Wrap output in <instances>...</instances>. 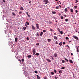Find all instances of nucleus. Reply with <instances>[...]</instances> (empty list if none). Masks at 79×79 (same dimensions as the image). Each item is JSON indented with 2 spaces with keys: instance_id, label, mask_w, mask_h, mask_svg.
Here are the masks:
<instances>
[{
  "instance_id": "nucleus-1",
  "label": "nucleus",
  "mask_w": 79,
  "mask_h": 79,
  "mask_svg": "<svg viewBox=\"0 0 79 79\" xmlns=\"http://www.w3.org/2000/svg\"><path fill=\"white\" fill-rule=\"evenodd\" d=\"M73 38H74L76 40H79V38H78V37H77L76 36H73Z\"/></svg>"
},
{
  "instance_id": "nucleus-2",
  "label": "nucleus",
  "mask_w": 79,
  "mask_h": 79,
  "mask_svg": "<svg viewBox=\"0 0 79 79\" xmlns=\"http://www.w3.org/2000/svg\"><path fill=\"white\" fill-rule=\"evenodd\" d=\"M44 2H45V5H47L48 3V1L47 0H44Z\"/></svg>"
},
{
  "instance_id": "nucleus-3",
  "label": "nucleus",
  "mask_w": 79,
  "mask_h": 79,
  "mask_svg": "<svg viewBox=\"0 0 79 79\" xmlns=\"http://www.w3.org/2000/svg\"><path fill=\"white\" fill-rule=\"evenodd\" d=\"M46 60H47V61H48V62H49V63H50V62H51V60H50V59H47Z\"/></svg>"
},
{
  "instance_id": "nucleus-4",
  "label": "nucleus",
  "mask_w": 79,
  "mask_h": 79,
  "mask_svg": "<svg viewBox=\"0 0 79 79\" xmlns=\"http://www.w3.org/2000/svg\"><path fill=\"white\" fill-rule=\"evenodd\" d=\"M54 57H57L58 55L56 53H55L54 54Z\"/></svg>"
},
{
  "instance_id": "nucleus-5",
  "label": "nucleus",
  "mask_w": 79,
  "mask_h": 79,
  "mask_svg": "<svg viewBox=\"0 0 79 79\" xmlns=\"http://www.w3.org/2000/svg\"><path fill=\"white\" fill-rule=\"evenodd\" d=\"M36 27H37V28L38 29H39V24H36Z\"/></svg>"
},
{
  "instance_id": "nucleus-6",
  "label": "nucleus",
  "mask_w": 79,
  "mask_h": 79,
  "mask_svg": "<svg viewBox=\"0 0 79 79\" xmlns=\"http://www.w3.org/2000/svg\"><path fill=\"white\" fill-rule=\"evenodd\" d=\"M69 62L70 63H73V62L71 59L69 60Z\"/></svg>"
},
{
  "instance_id": "nucleus-7",
  "label": "nucleus",
  "mask_w": 79,
  "mask_h": 79,
  "mask_svg": "<svg viewBox=\"0 0 79 79\" xmlns=\"http://www.w3.org/2000/svg\"><path fill=\"white\" fill-rule=\"evenodd\" d=\"M47 40H48V42H50V41H51V39H48Z\"/></svg>"
},
{
  "instance_id": "nucleus-8",
  "label": "nucleus",
  "mask_w": 79,
  "mask_h": 79,
  "mask_svg": "<svg viewBox=\"0 0 79 79\" xmlns=\"http://www.w3.org/2000/svg\"><path fill=\"white\" fill-rule=\"evenodd\" d=\"M35 49H33V52H34V53H35Z\"/></svg>"
},
{
  "instance_id": "nucleus-9",
  "label": "nucleus",
  "mask_w": 79,
  "mask_h": 79,
  "mask_svg": "<svg viewBox=\"0 0 79 79\" xmlns=\"http://www.w3.org/2000/svg\"><path fill=\"white\" fill-rule=\"evenodd\" d=\"M32 29H33V30H34L35 29V27H34V26L32 25Z\"/></svg>"
},
{
  "instance_id": "nucleus-10",
  "label": "nucleus",
  "mask_w": 79,
  "mask_h": 79,
  "mask_svg": "<svg viewBox=\"0 0 79 79\" xmlns=\"http://www.w3.org/2000/svg\"><path fill=\"white\" fill-rule=\"evenodd\" d=\"M54 39H55V40H57V39H58L57 37H56V36H54Z\"/></svg>"
},
{
  "instance_id": "nucleus-11",
  "label": "nucleus",
  "mask_w": 79,
  "mask_h": 79,
  "mask_svg": "<svg viewBox=\"0 0 79 79\" xmlns=\"http://www.w3.org/2000/svg\"><path fill=\"white\" fill-rule=\"evenodd\" d=\"M36 76L37 77V79H40V77H39V76L38 75H37Z\"/></svg>"
},
{
  "instance_id": "nucleus-12",
  "label": "nucleus",
  "mask_w": 79,
  "mask_h": 79,
  "mask_svg": "<svg viewBox=\"0 0 79 79\" xmlns=\"http://www.w3.org/2000/svg\"><path fill=\"white\" fill-rule=\"evenodd\" d=\"M23 29H24V30H26V29H27V28H26V27H23Z\"/></svg>"
},
{
  "instance_id": "nucleus-13",
  "label": "nucleus",
  "mask_w": 79,
  "mask_h": 79,
  "mask_svg": "<svg viewBox=\"0 0 79 79\" xmlns=\"http://www.w3.org/2000/svg\"><path fill=\"white\" fill-rule=\"evenodd\" d=\"M26 23L27 24V25H29V22L27 21L26 22Z\"/></svg>"
},
{
  "instance_id": "nucleus-14",
  "label": "nucleus",
  "mask_w": 79,
  "mask_h": 79,
  "mask_svg": "<svg viewBox=\"0 0 79 79\" xmlns=\"http://www.w3.org/2000/svg\"><path fill=\"white\" fill-rule=\"evenodd\" d=\"M43 34V32H41L40 34V36H42V35Z\"/></svg>"
},
{
  "instance_id": "nucleus-15",
  "label": "nucleus",
  "mask_w": 79,
  "mask_h": 79,
  "mask_svg": "<svg viewBox=\"0 0 79 79\" xmlns=\"http://www.w3.org/2000/svg\"><path fill=\"white\" fill-rule=\"evenodd\" d=\"M20 10H24V9L23 8V7H21L20 8Z\"/></svg>"
},
{
  "instance_id": "nucleus-16",
  "label": "nucleus",
  "mask_w": 79,
  "mask_h": 79,
  "mask_svg": "<svg viewBox=\"0 0 79 79\" xmlns=\"http://www.w3.org/2000/svg\"><path fill=\"white\" fill-rule=\"evenodd\" d=\"M59 45H60V46H61V45H62V43L60 42V43H59Z\"/></svg>"
},
{
  "instance_id": "nucleus-17",
  "label": "nucleus",
  "mask_w": 79,
  "mask_h": 79,
  "mask_svg": "<svg viewBox=\"0 0 79 79\" xmlns=\"http://www.w3.org/2000/svg\"><path fill=\"white\" fill-rule=\"evenodd\" d=\"M28 58H31V55H29L28 56H27Z\"/></svg>"
},
{
  "instance_id": "nucleus-18",
  "label": "nucleus",
  "mask_w": 79,
  "mask_h": 79,
  "mask_svg": "<svg viewBox=\"0 0 79 79\" xmlns=\"http://www.w3.org/2000/svg\"><path fill=\"white\" fill-rule=\"evenodd\" d=\"M15 40L16 42H17V40H18V38H16L15 39Z\"/></svg>"
},
{
  "instance_id": "nucleus-19",
  "label": "nucleus",
  "mask_w": 79,
  "mask_h": 79,
  "mask_svg": "<svg viewBox=\"0 0 79 79\" xmlns=\"http://www.w3.org/2000/svg\"><path fill=\"white\" fill-rule=\"evenodd\" d=\"M51 74H52V75H53L54 74V72H51Z\"/></svg>"
},
{
  "instance_id": "nucleus-20",
  "label": "nucleus",
  "mask_w": 79,
  "mask_h": 79,
  "mask_svg": "<svg viewBox=\"0 0 79 79\" xmlns=\"http://www.w3.org/2000/svg\"><path fill=\"white\" fill-rule=\"evenodd\" d=\"M64 59L65 60H66V61L67 62H68V59H67L66 58H64Z\"/></svg>"
},
{
  "instance_id": "nucleus-21",
  "label": "nucleus",
  "mask_w": 79,
  "mask_h": 79,
  "mask_svg": "<svg viewBox=\"0 0 79 79\" xmlns=\"http://www.w3.org/2000/svg\"><path fill=\"white\" fill-rule=\"evenodd\" d=\"M70 11L72 13H73V10L72 9H70Z\"/></svg>"
},
{
  "instance_id": "nucleus-22",
  "label": "nucleus",
  "mask_w": 79,
  "mask_h": 79,
  "mask_svg": "<svg viewBox=\"0 0 79 79\" xmlns=\"http://www.w3.org/2000/svg\"><path fill=\"white\" fill-rule=\"evenodd\" d=\"M61 69H65V67H63L61 68Z\"/></svg>"
},
{
  "instance_id": "nucleus-23",
  "label": "nucleus",
  "mask_w": 79,
  "mask_h": 79,
  "mask_svg": "<svg viewBox=\"0 0 79 79\" xmlns=\"http://www.w3.org/2000/svg\"><path fill=\"white\" fill-rule=\"evenodd\" d=\"M77 53H78L79 52V49L78 48H77Z\"/></svg>"
},
{
  "instance_id": "nucleus-24",
  "label": "nucleus",
  "mask_w": 79,
  "mask_h": 79,
  "mask_svg": "<svg viewBox=\"0 0 79 79\" xmlns=\"http://www.w3.org/2000/svg\"><path fill=\"white\" fill-rule=\"evenodd\" d=\"M59 72L60 73H62V71L61 70H60L59 71Z\"/></svg>"
},
{
  "instance_id": "nucleus-25",
  "label": "nucleus",
  "mask_w": 79,
  "mask_h": 79,
  "mask_svg": "<svg viewBox=\"0 0 79 79\" xmlns=\"http://www.w3.org/2000/svg\"><path fill=\"white\" fill-rule=\"evenodd\" d=\"M12 15H13L14 16H16V15L15 14V13L14 12H13L12 13Z\"/></svg>"
},
{
  "instance_id": "nucleus-26",
  "label": "nucleus",
  "mask_w": 79,
  "mask_h": 79,
  "mask_svg": "<svg viewBox=\"0 0 79 79\" xmlns=\"http://www.w3.org/2000/svg\"><path fill=\"white\" fill-rule=\"evenodd\" d=\"M74 7L75 8V9H77V6H74Z\"/></svg>"
},
{
  "instance_id": "nucleus-27",
  "label": "nucleus",
  "mask_w": 79,
  "mask_h": 79,
  "mask_svg": "<svg viewBox=\"0 0 79 79\" xmlns=\"http://www.w3.org/2000/svg\"><path fill=\"white\" fill-rule=\"evenodd\" d=\"M68 21V19H66L65 20V21H66V22H67Z\"/></svg>"
},
{
  "instance_id": "nucleus-28",
  "label": "nucleus",
  "mask_w": 79,
  "mask_h": 79,
  "mask_svg": "<svg viewBox=\"0 0 79 79\" xmlns=\"http://www.w3.org/2000/svg\"><path fill=\"white\" fill-rule=\"evenodd\" d=\"M22 62L24 61V59H22Z\"/></svg>"
},
{
  "instance_id": "nucleus-29",
  "label": "nucleus",
  "mask_w": 79,
  "mask_h": 79,
  "mask_svg": "<svg viewBox=\"0 0 79 79\" xmlns=\"http://www.w3.org/2000/svg\"><path fill=\"white\" fill-rule=\"evenodd\" d=\"M65 10L64 11H65V12H66V11H68V10H67V8L65 9Z\"/></svg>"
},
{
  "instance_id": "nucleus-30",
  "label": "nucleus",
  "mask_w": 79,
  "mask_h": 79,
  "mask_svg": "<svg viewBox=\"0 0 79 79\" xmlns=\"http://www.w3.org/2000/svg\"><path fill=\"white\" fill-rule=\"evenodd\" d=\"M43 32H46V30H43Z\"/></svg>"
},
{
  "instance_id": "nucleus-31",
  "label": "nucleus",
  "mask_w": 79,
  "mask_h": 79,
  "mask_svg": "<svg viewBox=\"0 0 79 79\" xmlns=\"http://www.w3.org/2000/svg\"><path fill=\"white\" fill-rule=\"evenodd\" d=\"M56 9H58L59 8V6H57V7H56Z\"/></svg>"
},
{
  "instance_id": "nucleus-32",
  "label": "nucleus",
  "mask_w": 79,
  "mask_h": 79,
  "mask_svg": "<svg viewBox=\"0 0 79 79\" xmlns=\"http://www.w3.org/2000/svg\"><path fill=\"white\" fill-rule=\"evenodd\" d=\"M63 18H64L63 16H61V19H63Z\"/></svg>"
},
{
  "instance_id": "nucleus-33",
  "label": "nucleus",
  "mask_w": 79,
  "mask_h": 79,
  "mask_svg": "<svg viewBox=\"0 0 79 79\" xmlns=\"http://www.w3.org/2000/svg\"><path fill=\"white\" fill-rule=\"evenodd\" d=\"M26 39H27V40H29V37H27L26 38Z\"/></svg>"
},
{
  "instance_id": "nucleus-34",
  "label": "nucleus",
  "mask_w": 79,
  "mask_h": 79,
  "mask_svg": "<svg viewBox=\"0 0 79 79\" xmlns=\"http://www.w3.org/2000/svg\"><path fill=\"white\" fill-rule=\"evenodd\" d=\"M65 44H66V42H64L63 43V45H64Z\"/></svg>"
},
{
  "instance_id": "nucleus-35",
  "label": "nucleus",
  "mask_w": 79,
  "mask_h": 79,
  "mask_svg": "<svg viewBox=\"0 0 79 79\" xmlns=\"http://www.w3.org/2000/svg\"><path fill=\"white\" fill-rule=\"evenodd\" d=\"M62 63H65V61L64 60H62Z\"/></svg>"
},
{
  "instance_id": "nucleus-36",
  "label": "nucleus",
  "mask_w": 79,
  "mask_h": 79,
  "mask_svg": "<svg viewBox=\"0 0 79 79\" xmlns=\"http://www.w3.org/2000/svg\"><path fill=\"white\" fill-rule=\"evenodd\" d=\"M78 2V0H76V2H75V3H77Z\"/></svg>"
},
{
  "instance_id": "nucleus-37",
  "label": "nucleus",
  "mask_w": 79,
  "mask_h": 79,
  "mask_svg": "<svg viewBox=\"0 0 79 79\" xmlns=\"http://www.w3.org/2000/svg\"><path fill=\"white\" fill-rule=\"evenodd\" d=\"M49 24H52V22H51V21H49L48 22Z\"/></svg>"
},
{
  "instance_id": "nucleus-38",
  "label": "nucleus",
  "mask_w": 79,
  "mask_h": 79,
  "mask_svg": "<svg viewBox=\"0 0 79 79\" xmlns=\"http://www.w3.org/2000/svg\"><path fill=\"white\" fill-rule=\"evenodd\" d=\"M35 55H37V56H38V55H39V53H36Z\"/></svg>"
},
{
  "instance_id": "nucleus-39",
  "label": "nucleus",
  "mask_w": 79,
  "mask_h": 79,
  "mask_svg": "<svg viewBox=\"0 0 79 79\" xmlns=\"http://www.w3.org/2000/svg\"><path fill=\"white\" fill-rule=\"evenodd\" d=\"M36 45H37L38 46L39 45V43H37L36 44Z\"/></svg>"
},
{
  "instance_id": "nucleus-40",
  "label": "nucleus",
  "mask_w": 79,
  "mask_h": 79,
  "mask_svg": "<svg viewBox=\"0 0 79 79\" xmlns=\"http://www.w3.org/2000/svg\"><path fill=\"white\" fill-rule=\"evenodd\" d=\"M66 40H68V39H69V38L68 37H66Z\"/></svg>"
},
{
  "instance_id": "nucleus-41",
  "label": "nucleus",
  "mask_w": 79,
  "mask_h": 79,
  "mask_svg": "<svg viewBox=\"0 0 79 79\" xmlns=\"http://www.w3.org/2000/svg\"><path fill=\"white\" fill-rule=\"evenodd\" d=\"M60 34H63V31H61L60 32Z\"/></svg>"
},
{
  "instance_id": "nucleus-42",
  "label": "nucleus",
  "mask_w": 79,
  "mask_h": 79,
  "mask_svg": "<svg viewBox=\"0 0 79 79\" xmlns=\"http://www.w3.org/2000/svg\"><path fill=\"white\" fill-rule=\"evenodd\" d=\"M54 78L55 79H58V77H55Z\"/></svg>"
},
{
  "instance_id": "nucleus-43",
  "label": "nucleus",
  "mask_w": 79,
  "mask_h": 79,
  "mask_svg": "<svg viewBox=\"0 0 79 79\" xmlns=\"http://www.w3.org/2000/svg\"><path fill=\"white\" fill-rule=\"evenodd\" d=\"M44 79H47V77H44Z\"/></svg>"
},
{
  "instance_id": "nucleus-44",
  "label": "nucleus",
  "mask_w": 79,
  "mask_h": 79,
  "mask_svg": "<svg viewBox=\"0 0 79 79\" xmlns=\"http://www.w3.org/2000/svg\"><path fill=\"white\" fill-rule=\"evenodd\" d=\"M50 31H51V32H52V31H53V29H50Z\"/></svg>"
},
{
  "instance_id": "nucleus-45",
  "label": "nucleus",
  "mask_w": 79,
  "mask_h": 79,
  "mask_svg": "<svg viewBox=\"0 0 79 79\" xmlns=\"http://www.w3.org/2000/svg\"><path fill=\"white\" fill-rule=\"evenodd\" d=\"M37 35L38 36H39V33H38V32H37Z\"/></svg>"
},
{
  "instance_id": "nucleus-46",
  "label": "nucleus",
  "mask_w": 79,
  "mask_h": 79,
  "mask_svg": "<svg viewBox=\"0 0 79 79\" xmlns=\"http://www.w3.org/2000/svg\"><path fill=\"white\" fill-rule=\"evenodd\" d=\"M54 72H55V73H56V70L54 69Z\"/></svg>"
},
{
  "instance_id": "nucleus-47",
  "label": "nucleus",
  "mask_w": 79,
  "mask_h": 79,
  "mask_svg": "<svg viewBox=\"0 0 79 79\" xmlns=\"http://www.w3.org/2000/svg\"><path fill=\"white\" fill-rule=\"evenodd\" d=\"M25 26H26V27H28V26H27V24H25Z\"/></svg>"
},
{
  "instance_id": "nucleus-48",
  "label": "nucleus",
  "mask_w": 79,
  "mask_h": 79,
  "mask_svg": "<svg viewBox=\"0 0 79 79\" xmlns=\"http://www.w3.org/2000/svg\"><path fill=\"white\" fill-rule=\"evenodd\" d=\"M75 12H76V13H78V11H77V10H75Z\"/></svg>"
},
{
  "instance_id": "nucleus-49",
  "label": "nucleus",
  "mask_w": 79,
  "mask_h": 79,
  "mask_svg": "<svg viewBox=\"0 0 79 79\" xmlns=\"http://www.w3.org/2000/svg\"><path fill=\"white\" fill-rule=\"evenodd\" d=\"M35 73H37V71H35Z\"/></svg>"
},
{
  "instance_id": "nucleus-50",
  "label": "nucleus",
  "mask_w": 79,
  "mask_h": 79,
  "mask_svg": "<svg viewBox=\"0 0 79 79\" xmlns=\"http://www.w3.org/2000/svg\"><path fill=\"white\" fill-rule=\"evenodd\" d=\"M64 16L65 17H66V15H64Z\"/></svg>"
},
{
  "instance_id": "nucleus-51",
  "label": "nucleus",
  "mask_w": 79,
  "mask_h": 79,
  "mask_svg": "<svg viewBox=\"0 0 79 79\" xmlns=\"http://www.w3.org/2000/svg\"><path fill=\"white\" fill-rule=\"evenodd\" d=\"M22 13V12H19V14H21Z\"/></svg>"
},
{
  "instance_id": "nucleus-52",
  "label": "nucleus",
  "mask_w": 79,
  "mask_h": 79,
  "mask_svg": "<svg viewBox=\"0 0 79 79\" xmlns=\"http://www.w3.org/2000/svg\"><path fill=\"white\" fill-rule=\"evenodd\" d=\"M3 2H4V3H5V2H6L5 1V0H2Z\"/></svg>"
},
{
  "instance_id": "nucleus-53",
  "label": "nucleus",
  "mask_w": 79,
  "mask_h": 79,
  "mask_svg": "<svg viewBox=\"0 0 79 79\" xmlns=\"http://www.w3.org/2000/svg\"><path fill=\"white\" fill-rule=\"evenodd\" d=\"M58 31H59V32H60V29H58Z\"/></svg>"
},
{
  "instance_id": "nucleus-54",
  "label": "nucleus",
  "mask_w": 79,
  "mask_h": 79,
  "mask_svg": "<svg viewBox=\"0 0 79 79\" xmlns=\"http://www.w3.org/2000/svg\"><path fill=\"white\" fill-rule=\"evenodd\" d=\"M50 57H51V58H52V60H53V57H52V56H51Z\"/></svg>"
},
{
  "instance_id": "nucleus-55",
  "label": "nucleus",
  "mask_w": 79,
  "mask_h": 79,
  "mask_svg": "<svg viewBox=\"0 0 79 79\" xmlns=\"http://www.w3.org/2000/svg\"><path fill=\"white\" fill-rule=\"evenodd\" d=\"M31 2H32V1H30L29 2V3H31Z\"/></svg>"
},
{
  "instance_id": "nucleus-56",
  "label": "nucleus",
  "mask_w": 79,
  "mask_h": 79,
  "mask_svg": "<svg viewBox=\"0 0 79 79\" xmlns=\"http://www.w3.org/2000/svg\"><path fill=\"white\" fill-rule=\"evenodd\" d=\"M27 15L28 16L29 18H30V15H29V14H28Z\"/></svg>"
},
{
  "instance_id": "nucleus-57",
  "label": "nucleus",
  "mask_w": 79,
  "mask_h": 79,
  "mask_svg": "<svg viewBox=\"0 0 79 79\" xmlns=\"http://www.w3.org/2000/svg\"><path fill=\"white\" fill-rule=\"evenodd\" d=\"M53 14H55L56 13V12H53Z\"/></svg>"
},
{
  "instance_id": "nucleus-58",
  "label": "nucleus",
  "mask_w": 79,
  "mask_h": 79,
  "mask_svg": "<svg viewBox=\"0 0 79 79\" xmlns=\"http://www.w3.org/2000/svg\"><path fill=\"white\" fill-rule=\"evenodd\" d=\"M33 54L34 55H35V52H33Z\"/></svg>"
},
{
  "instance_id": "nucleus-59",
  "label": "nucleus",
  "mask_w": 79,
  "mask_h": 79,
  "mask_svg": "<svg viewBox=\"0 0 79 79\" xmlns=\"http://www.w3.org/2000/svg\"><path fill=\"white\" fill-rule=\"evenodd\" d=\"M59 6L60 8H61V5H59Z\"/></svg>"
},
{
  "instance_id": "nucleus-60",
  "label": "nucleus",
  "mask_w": 79,
  "mask_h": 79,
  "mask_svg": "<svg viewBox=\"0 0 79 79\" xmlns=\"http://www.w3.org/2000/svg\"><path fill=\"white\" fill-rule=\"evenodd\" d=\"M56 44H58V42H57V41H56Z\"/></svg>"
},
{
  "instance_id": "nucleus-61",
  "label": "nucleus",
  "mask_w": 79,
  "mask_h": 79,
  "mask_svg": "<svg viewBox=\"0 0 79 79\" xmlns=\"http://www.w3.org/2000/svg\"><path fill=\"white\" fill-rule=\"evenodd\" d=\"M26 14H27V15H28V12H26Z\"/></svg>"
},
{
  "instance_id": "nucleus-62",
  "label": "nucleus",
  "mask_w": 79,
  "mask_h": 79,
  "mask_svg": "<svg viewBox=\"0 0 79 79\" xmlns=\"http://www.w3.org/2000/svg\"><path fill=\"white\" fill-rule=\"evenodd\" d=\"M68 48H70L69 47V46H68Z\"/></svg>"
},
{
  "instance_id": "nucleus-63",
  "label": "nucleus",
  "mask_w": 79,
  "mask_h": 79,
  "mask_svg": "<svg viewBox=\"0 0 79 79\" xmlns=\"http://www.w3.org/2000/svg\"><path fill=\"white\" fill-rule=\"evenodd\" d=\"M73 55V53H71V55Z\"/></svg>"
},
{
  "instance_id": "nucleus-64",
  "label": "nucleus",
  "mask_w": 79,
  "mask_h": 79,
  "mask_svg": "<svg viewBox=\"0 0 79 79\" xmlns=\"http://www.w3.org/2000/svg\"><path fill=\"white\" fill-rule=\"evenodd\" d=\"M54 35H56V33H55L54 34Z\"/></svg>"
}]
</instances>
